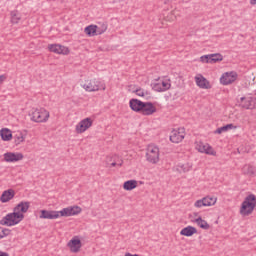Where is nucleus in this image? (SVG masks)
Listing matches in <instances>:
<instances>
[{
    "label": "nucleus",
    "instance_id": "nucleus-1",
    "mask_svg": "<svg viewBox=\"0 0 256 256\" xmlns=\"http://www.w3.org/2000/svg\"><path fill=\"white\" fill-rule=\"evenodd\" d=\"M31 207L30 202H20L15 206L12 213L7 214L3 219L0 220V225H5L6 227H13V225H19L23 219H25V214L29 211Z\"/></svg>",
    "mask_w": 256,
    "mask_h": 256
},
{
    "label": "nucleus",
    "instance_id": "nucleus-2",
    "mask_svg": "<svg viewBox=\"0 0 256 256\" xmlns=\"http://www.w3.org/2000/svg\"><path fill=\"white\" fill-rule=\"evenodd\" d=\"M255 207H256V196L255 194H250L242 202L240 213L244 217H248V215H251V213L255 211Z\"/></svg>",
    "mask_w": 256,
    "mask_h": 256
},
{
    "label": "nucleus",
    "instance_id": "nucleus-3",
    "mask_svg": "<svg viewBox=\"0 0 256 256\" xmlns=\"http://www.w3.org/2000/svg\"><path fill=\"white\" fill-rule=\"evenodd\" d=\"M237 103L240 109L246 111H254V109H256V97L251 94L241 96L240 99L237 100Z\"/></svg>",
    "mask_w": 256,
    "mask_h": 256
},
{
    "label": "nucleus",
    "instance_id": "nucleus-4",
    "mask_svg": "<svg viewBox=\"0 0 256 256\" xmlns=\"http://www.w3.org/2000/svg\"><path fill=\"white\" fill-rule=\"evenodd\" d=\"M146 160L152 165H157L159 161V147L150 144L146 149Z\"/></svg>",
    "mask_w": 256,
    "mask_h": 256
},
{
    "label": "nucleus",
    "instance_id": "nucleus-5",
    "mask_svg": "<svg viewBox=\"0 0 256 256\" xmlns=\"http://www.w3.org/2000/svg\"><path fill=\"white\" fill-rule=\"evenodd\" d=\"M31 120L35 123H45L49 121V111L45 108L35 109L31 113Z\"/></svg>",
    "mask_w": 256,
    "mask_h": 256
},
{
    "label": "nucleus",
    "instance_id": "nucleus-6",
    "mask_svg": "<svg viewBox=\"0 0 256 256\" xmlns=\"http://www.w3.org/2000/svg\"><path fill=\"white\" fill-rule=\"evenodd\" d=\"M217 203V197L206 196L194 203V207L201 209V207H213Z\"/></svg>",
    "mask_w": 256,
    "mask_h": 256
},
{
    "label": "nucleus",
    "instance_id": "nucleus-7",
    "mask_svg": "<svg viewBox=\"0 0 256 256\" xmlns=\"http://www.w3.org/2000/svg\"><path fill=\"white\" fill-rule=\"evenodd\" d=\"M235 81H237V72L235 71L225 72L220 78L222 85H231V83H235Z\"/></svg>",
    "mask_w": 256,
    "mask_h": 256
},
{
    "label": "nucleus",
    "instance_id": "nucleus-8",
    "mask_svg": "<svg viewBox=\"0 0 256 256\" xmlns=\"http://www.w3.org/2000/svg\"><path fill=\"white\" fill-rule=\"evenodd\" d=\"M82 209L79 206H69L60 211V217H73L74 215H79Z\"/></svg>",
    "mask_w": 256,
    "mask_h": 256
},
{
    "label": "nucleus",
    "instance_id": "nucleus-9",
    "mask_svg": "<svg viewBox=\"0 0 256 256\" xmlns=\"http://www.w3.org/2000/svg\"><path fill=\"white\" fill-rule=\"evenodd\" d=\"M83 89L85 91H99L101 89V82L92 79V80H85V82L82 84Z\"/></svg>",
    "mask_w": 256,
    "mask_h": 256
},
{
    "label": "nucleus",
    "instance_id": "nucleus-10",
    "mask_svg": "<svg viewBox=\"0 0 256 256\" xmlns=\"http://www.w3.org/2000/svg\"><path fill=\"white\" fill-rule=\"evenodd\" d=\"M67 245H68L71 253H79V251H81V248L83 247V244L81 243V239H79V236H74L68 242Z\"/></svg>",
    "mask_w": 256,
    "mask_h": 256
},
{
    "label": "nucleus",
    "instance_id": "nucleus-11",
    "mask_svg": "<svg viewBox=\"0 0 256 256\" xmlns=\"http://www.w3.org/2000/svg\"><path fill=\"white\" fill-rule=\"evenodd\" d=\"M185 139V129L181 128L178 130H173L170 135V141L172 143H181Z\"/></svg>",
    "mask_w": 256,
    "mask_h": 256
},
{
    "label": "nucleus",
    "instance_id": "nucleus-12",
    "mask_svg": "<svg viewBox=\"0 0 256 256\" xmlns=\"http://www.w3.org/2000/svg\"><path fill=\"white\" fill-rule=\"evenodd\" d=\"M223 59V55L216 53V54H209L200 57L201 63H217Z\"/></svg>",
    "mask_w": 256,
    "mask_h": 256
},
{
    "label": "nucleus",
    "instance_id": "nucleus-13",
    "mask_svg": "<svg viewBox=\"0 0 256 256\" xmlns=\"http://www.w3.org/2000/svg\"><path fill=\"white\" fill-rule=\"evenodd\" d=\"M93 125V120L91 118H85L78 123L76 126L77 133H85Z\"/></svg>",
    "mask_w": 256,
    "mask_h": 256
},
{
    "label": "nucleus",
    "instance_id": "nucleus-14",
    "mask_svg": "<svg viewBox=\"0 0 256 256\" xmlns=\"http://www.w3.org/2000/svg\"><path fill=\"white\" fill-rule=\"evenodd\" d=\"M23 153L7 152L4 154V161L6 163H15L17 161H23Z\"/></svg>",
    "mask_w": 256,
    "mask_h": 256
},
{
    "label": "nucleus",
    "instance_id": "nucleus-15",
    "mask_svg": "<svg viewBox=\"0 0 256 256\" xmlns=\"http://www.w3.org/2000/svg\"><path fill=\"white\" fill-rule=\"evenodd\" d=\"M49 51L58 55H69V48L59 44H51L48 46Z\"/></svg>",
    "mask_w": 256,
    "mask_h": 256
},
{
    "label": "nucleus",
    "instance_id": "nucleus-16",
    "mask_svg": "<svg viewBox=\"0 0 256 256\" xmlns=\"http://www.w3.org/2000/svg\"><path fill=\"white\" fill-rule=\"evenodd\" d=\"M195 82L200 89H211V83L201 74L195 76Z\"/></svg>",
    "mask_w": 256,
    "mask_h": 256
},
{
    "label": "nucleus",
    "instance_id": "nucleus-17",
    "mask_svg": "<svg viewBox=\"0 0 256 256\" xmlns=\"http://www.w3.org/2000/svg\"><path fill=\"white\" fill-rule=\"evenodd\" d=\"M60 217L61 211L41 210L40 219H59Z\"/></svg>",
    "mask_w": 256,
    "mask_h": 256
},
{
    "label": "nucleus",
    "instance_id": "nucleus-18",
    "mask_svg": "<svg viewBox=\"0 0 256 256\" xmlns=\"http://www.w3.org/2000/svg\"><path fill=\"white\" fill-rule=\"evenodd\" d=\"M197 151L200 153H206V155H215L216 152L213 150V147H211L209 144H204L203 142H199L196 145Z\"/></svg>",
    "mask_w": 256,
    "mask_h": 256
},
{
    "label": "nucleus",
    "instance_id": "nucleus-19",
    "mask_svg": "<svg viewBox=\"0 0 256 256\" xmlns=\"http://www.w3.org/2000/svg\"><path fill=\"white\" fill-rule=\"evenodd\" d=\"M140 111L143 115H153V113H157V108L151 102H144Z\"/></svg>",
    "mask_w": 256,
    "mask_h": 256
},
{
    "label": "nucleus",
    "instance_id": "nucleus-20",
    "mask_svg": "<svg viewBox=\"0 0 256 256\" xmlns=\"http://www.w3.org/2000/svg\"><path fill=\"white\" fill-rule=\"evenodd\" d=\"M14 197H15V190L8 189L2 193L0 197V201L1 203H9V201H11V199H14Z\"/></svg>",
    "mask_w": 256,
    "mask_h": 256
},
{
    "label": "nucleus",
    "instance_id": "nucleus-21",
    "mask_svg": "<svg viewBox=\"0 0 256 256\" xmlns=\"http://www.w3.org/2000/svg\"><path fill=\"white\" fill-rule=\"evenodd\" d=\"M0 137L2 141H11L13 139V132L9 128H2L0 130Z\"/></svg>",
    "mask_w": 256,
    "mask_h": 256
},
{
    "label": "nucleus",
    "instance_id": "nucleus-22",
    "mask_svg": "<svg viewBox=\"0 0 256 256\" xmlns=\"http://www.w3.org/2000/svg\"><path fill=\"white\" fill-rule=\"evenodd\" d=\"M197 233V228L193 226H187L180 231V235L184 237H193Z\"/></svg>",
    "mask_w": 256,
    "mask_h": 256
},
{
    "label": "nucleus",
    "instance_id": "nucleus-23",
    "mask_svg": "<svg viewBox=\"0 0 256 256\" xmlns=\"http://www.w3.org/2000/svg\"><path fill=\"white\" fill-rule=\"evenodd\" d=\"M144 102L138 99H131L130 100V107L132 111L139 112L141 109H143Z\"/></svg>",
    "mask_w": 256,
    "mask_h": 256
},
{
    "label": "nucleus",
    "instance_id": "nucleus-24",
    "mask_svg": "<svg viewBox=\"0 0 256 256\" xmlns=\"http://www.w3.org/2000/svg\"><path fill=\"white\" fill-rule=\"evenodd\" d=\"M84 33L88 37H97V25L91 24L84 29Z\"/></svg>",
    "mask_w": 256,
    "mask_h": 256
},
{
    "label": "nucleus",
    "instance_id": "nucleus-25",
    "mask_svg": "<svg viewBox=\"0 0 256 256\" xmlns=\"http://www.w3.org/2000/svg\"><path fill=\"white\" fill-rule=\"evenodd\" d=\"M138 182L137 180H128L124 182L123 189L125 191H133V189H137Z\"/></svg>",
    "mask_w": 256,
    "mask_h": 256
},
{
    "label": "nucleus",
    "instance_id": "nucleus-26",
    "mask_svg": "<svg viewBox=\"0 0 256 256\" xmlns=\"http://www.w3.org/2000/svg\"><path fill=\"white\" fill-rule=\"evenodd\" d=\"M194 223H196L198 225V227H200V229H209V223H207V221L203 220V218L198 217L197 219H195Z\"/></svg>",
    "mask_w": 256,
    "mask_h": 256
},
{
    "label": "nucleus",
    "instance_id": "nucleus-27",
    "mask_svg": "<svg viewBox=\"0 0 256 256\" xmlns=\"http://www.w3.org/2000/svg\"><path fill=\"white\" fill-rule=\"evenodd\" d=\"M11 23H13L14 25H17V23H19V21H21V14L19 13V11L14 10L11 12Z\"/></svg>",
    "mask_w": 256,
    "mask_h": 256
},
{
    "label": "nucleus",
    "instance_id": "nucleus-28",
    "mask_svg": "<svg viewBox=\"0 0 256 256\" xmlns=\"http://www.w3.org/2000/svg\"><path fill=\"white\" fill-rule=\"evenodd\" d=\"M229 129H237V126H234L233 124H227L225 126H222L216 129L215 133H217L218 135H221V133H225L229 131Z\"/></svg>",
    "mask_w": 256,
    "mask_h": 256
},
{
    "label": "nucleus",
    "instance_id": "nucleus-29",
    "mask_svg": "<svg viewBox=\"0 0 256 256\" xmlns=\"http://www.w3.org/2000/svg\"><path fill=\"white\" fill-rule=\"evenodd\" d=\"M13 139H14L15 145H21V143L25 141V136L23 135V133L18 132L17 134L14 135Z\"/></svg>",
    "mask_w": 256,
    "mask_h": 256
},
{
    "label": "nucleus",
    "instance_id": "nucleus-30",
    "mask_svg": "<svg viewBox=\"0 0 256 256\" xmlns=\"http://www.w3.org/2000/svg\"><path fill=\"white\" fill-rule=\"evenodd\" d=\"M105 31H107V24L102 23V24L96 25V33L98 35H103Z\"/></svg>",
    "mask_w": 256,
    "mask_h": 256
},
{
    "label": "nucleus",
    "instance_id": "nucleus-31",
    "mask_svg": "<svg viewBox=\"0 0 256 256\" xmlns=\"http://www.w3.org/2000/svg\"><path fill=\"white\" fill-rule=\"evenodd\" d=\"M171 88V84L168 82H162V88L159 87V84L156 85V91H167Z\"/></svg>",
    "mask_w": 256,
    "mask_h": 256
},
{
    "label": "nucleus",
    "instance_id": "nucleus-32",
    "mask_svg": "<svg viewBox=\"0 0 256 256\" xmlns=\"http://www.w3.org/2000/svg\"><path fill=\"white\" fill-rule=\"evenodd\" d=\"M244 171L247 175H255V167L253 166H245Z\"/></svg>",
    "mask_w": 256,
    "mask_h": 256
},
{
    "label": "nucleus",
    "instance_id": "nucleus-33",
    "mask_svg": "<svg viewBox=\"0 0 256 256\" xmlns=\"http://www.w3.org/2000/svg\"><path fill=\"white\" fill-rule=\"evenodd\" d=\"M133 93H136V95H137L138 97H145V95H148V93L145 92V90H143V89H141V88L134 90Z\"/></svg>",
    "mask_w": 256,
    "mask_h": 256
},
{
    "label": "nucleus",
    "instance_id": "nucleus-34",
    "mask_svg": "<svg viewBox=\"0 0 256 256\" xmlns=\"http://www.w3.org/2000/svg\"><path fill=\"white\" fill-rule=\"evenodd\" d=\"M191 167H193L191 163H185L181 166V169L184 171V173H187V171H191Z\"/></svg>",
    "mask_w": 256,
    "mask_h": 256
},
{
    "label": "nucleus",
    "instance_id": "nucleus-35",
    "mask_svg": "<svg viewBox=\"0 0 256 256\" xmlns=\"http://www.w3.org/2000/svg\"><path fill=\"white\" fill-rule=\"evenodd\" d=\"M2 233H3V237H7V236H9V235H11V230L10 229H3L2 230Z\"/></svg>",
    "mask_w": 256,
    "mask_h": 256
},
{
    "label": "nucleus",
    "instance_id": "nucleus-36",
    "mask_svg": "<svg viewBox=\"0 0 256 256\" xmlns=\"http://www.w3.org/2000/svg\"><path fill=\"white\" fill-rule=\"evenodd\" d=\"M116 165H118L119 167H121V165H123V160H121L120 163L112 162V163L110 164V167H116Z\"/></svg>",
    "mask_w": 256,
    "mask_h": 256
},
{
    "label": "nucleus",
    "instance_id": "nucleus-37",
    "mask_svg": "<svg viewBox=\"0 0 256 256\" xmlns=\"http://www.w3.org/2000/svg\"><path fill=\"white\" fill-rule=\"evenodd\" d=\"M6 79L7 77L5 75H0V83H3Z\"/></svg>",
    "mask_w": 256,
    "mask_h": 256
},
{
    "label": "nucleus",
    "instance_id": "nucleus-38",
    "mask_svg": "<svg viewBox=\"0 0 256 256\" xmlns=\"http://www.w3.org/2000/svg\"><path fill=\"white\" fill-rule=\"evenodd\" d=\"M0 256H9V253L0 251Z\"/></svg>",
    "mask_w": 256,
    "mask_h": 256
},
{
    "label": "nucleus",
    "instance_id": "nucleus-39",
    "mask_svg": "<svg viewBox=\"0 0 256 256\" xmlns=\"http://www.w3.org/2000/svg\"><path fill=\"white\" fill-rule=\"evenodd\" d=\"M124 256H139L138 254H131L129 252H127Z\"/></svg>",
    "mask_w": 256,
    "mask_h": 256
},
{
    "label": "nucleus",
    "instance_id": "nucleus-40",
    "mask_svg": "<svg viewBox=\"0 0 256 256\" xmlns=\"http://www.w3.org/2000/svg\"><path fill=\"white\" fill-rule=\"evenodd\" d=\"M164 3L167 5L169 3H173V0H164Z\"/></svg>",
    "mask_w": 256,
    "mask_h": 256
},
{
    "label": "nucleus",
    "instance_id": "nucleus-41",
    "mask_svg": "<svg viewBox=\"0 0 256 256\" xmlns=\"http://www.w3.org/2000/svg\"><path fill=\"white\" fill-rule=\"evenodd\" d=\"M251 5H256V0H250Z\"/></svg>",
    "mask_w": 256,
    "mask_h": 256
},
{
    "label": "nucleus",
    "instance_id": "nucleus-42",
    "mask_svg": "<svg viewBox=\"0 0 256 256\" xmlns=\"http://www.w3.org/2000/svg\"><path fill=\"white\" fill-rule=\"evenodd\" d=\"M103 91H105V86H102Z\"/></svg>",
    "mask_w": 256,
    "mask_h": 256
},
{
    "label": "nucleus",
    "instance_id": "nucleus-43",
    "mask_svg": "<svg viewBox=\"0 0 256 256\" xmlns=\"http://www.w3.org/2000/svg\"><path fill=\"white\" fill-rule=\"evenodd\" d=\"M0 239H3V235H0Z\"/></svg>",
    "mask_w": 256,
    "mask_h": 256
}]
</instances>
